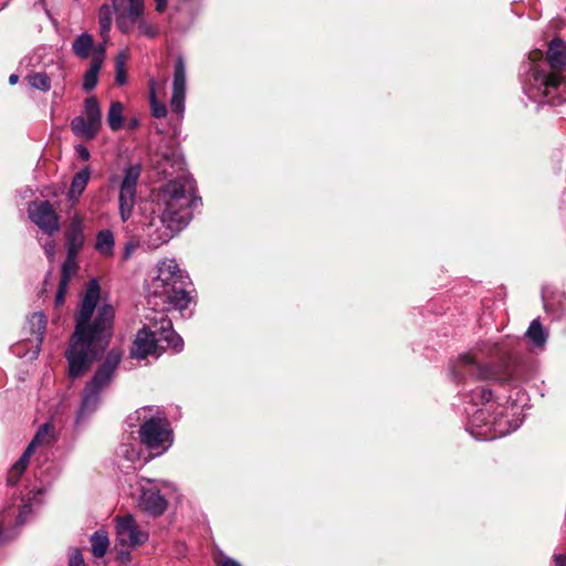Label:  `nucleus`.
I'll list each match as a JSON object with an SVG mask.
<instances>
[{
  "label": "nucleus",
  "instance_id": "nucleus-44",
  "mask_svg": "<svg viewBox=\"0 0 566 566\" xmlns=\"http://www.w3.org/2000/svg\"><path fill=\"white\" fill-rule=\"evenodd\" d=\"M555 566H566V555L556 554L554 555Z\"/></svg>",
  "mask_w": 566,
  "mask_h": 566
},
{
  "label": "nucleus",
  "instance_id": "nucleus-2",
  "mask_svg": "<svg viewBox=\"0 0 566 566\" xmlns=\"http://www.w3.org/2000/svg\"><path fill=\"white\" fill-rule=\"evenodd\" d=\"M99 300V284L93 279L76 313L75 331L71 337L65 357L69 364L67 375L75 379L101 358L113 335L115 312L112 305L103 304L97 308L93 322L91 318Z\"/></svg>",
  "mask_w": 566,
  "mask_h": 566
},
{
  "label": "nucleus",
  "instance_id": "nucleus-31",
  "mask_svg": "<svg viewBox=\"0 0 566 566\" xmlns=\"http://www.w3.org/2000/svg\"><path fill=\"white\" fill-rule=\"evenodd\" d=\"M27 80H28L30 86L35 90H39L42 92H48L51 88V80L46 73H43V72L33 73V74L29 75L27 77Z\"/></svg>",
  "mask_w": 566,
  "mask_h": 566
},
{
  "label": "nucleus",
  "instance_id": "nucleus-1",
  "mask_svg": "<svg viewBox=\"0 0 566 566\" xmlns=\"http://www.w3.org/2000/svg\"><path fill=\"white\" fill-rule=\"evenodd\" d=\"M188 276L184 275L175 260H164L158 264V274L148 285L147 302L154 315L147 316L148 324L136 335L130 355L144 359L163 349V343L178 353L184 347L182 338L172 329L171 319L165 314L171 308L182 311L188 307L190 297L185 290Z\"/></svg>",
  "mask_w": 566,
  "mask_h": 566
},
{
  "label": "nucleus",
  "instance_id": "nucleus-45",
  "mask_svg": "<svg viewBox=\"0 0 566 566\" xmlns=\"http://www.w3.org/2000/svg\"><path fill=\"white\" fill-rule=\"evenodd\" d=\"M554 317L557 319L566 317V301L560 302V313L555 314Z\"/></svg>",
  "mask_w": 566,
  "mask_h": 566
},
{
  "label": "nucleus",
  "instance_id": "nucleus-19",
  "mask_svg": "<svg viewBox=\"0 0 566 566\" xmlns=\"http://www.w3.org/2000/svg\"><path fill=\"white\" fill-rule=\"evenodd\" d=\"M90 177L91 170L88 167L83 168L74 175L67 193L69 200L72 202V205L78 202L80 197L88 184Z\"/></svg>",
  "mask_w": 566,
  "mask_h": 566
},
{
  "label": "nucleus",
  "instance_id": "nucleus-49",
  "mask_svg": "<svg viewBox=\"0 0 566 566\" xmlns=\"http://www.w3.org/2000/svg\"><path fill=\"white\" fill-rule=\"evenodd\" d=\"M163 174L167 177L170 176L172 172H168L166 167L163 168Z\"/></svg>",
  "mask_w": 566,
  "mask_h": 566
},
{
  "label": "nucleus",
  "instance_id": "nucleus-53",
  "mask_svg": "<svg viewBox=\"0 0 566 566\" xmlns=\"http://www.w3.org/2000/svg\"><path fill=\"white\" fill-rule=\"evenodd\" d=\"M164 160H165L166 164L169 163V158L168 157H165Z\"/></svg>",
  "mask_w": 566,
  "mask_h": 566
},
{
  "label": "nucleus",
  "instance_id": "nucleus-14",
  "mask_svg": "<svg viewBox=\"0 0 566 566\" xmlns=\"http://www.w3.org/2000/svg\"><path fill=\"white\" fill-rule=\"evenodd\" d=\"M28 212L32 222L49 235L59 230V218L50 202H32L29 206Z\"/></svg>",
  "mask_w": 566,
  "mask_h": 566
},
{
  "label": "nucleus",
  "instance_id": "nucleus-29",
  "mask_svg": "<svg viewBox=\"0 0 566 566\" xmlns=\"http://www.w3.org/2000/svg\"><path fill=\"white\" fill-rule=\"evenodd\" d=\"M76 256V254L66 253V259L61 266V283L69 285L70 280L77 273Z\"/></svg>",
  "mask_w": 566,
  "mask_h": 566
},
{
  "label": "nucleus",
  "instance_id": "nucleus-11",
  "mask_svg": "<svg viewBox=\"0 0 566 566\" xmlns=\"http://www.w3.org/2000/svg\"><path fill=\"white\" fill-rule=\"evenodd\" d=\"M140 166L134 165L125 169V176L119 189V216L126 222L133 214L136 198V187L140 177Z\"/></svg>",
  "mask_w": 566,
  "mask_h": 566
},
{
  "label": "nucleus",
  "instance_id": "nucleus-20",
  "mask_svg": "<svg viewBox=\"0 0 566 566\" xmlns=\"http://www.w3.org/2000/svg\"><path fill=\"white\" fill-rule=\"evenodd\" d=\"M98 126L91 124L83 116H76L71 120V129L78 138L91 140L94 139L98 132Z\"/></svg>",
  "mask_w": 566,
  "mask_h": 566
},
{
  "label": "nucleus",
  "instance_id": "nucleus-47",
  "mask_svg": "<svg viewBox=\"0 0 566 566\" xmlns=\"http://www.w3.org/2000/svg\"><path fill=\"white\" fill-rule=\"evenodd\" d=\"M118 558H119L120 562L126 563V562H128L130 559V555H129L128 552L119 551L118 552Z\"/></svg>",
  "mask_w": 566,
  "mask_h": 566
},
{
  "label": "nucleus",
  "instance_id": "nucleus-10",
  "mask_svg": "<svg viewBox=\"0 0 566 566\" xmlns=\"http://www.w3.org/2000/svg\"><path fill=\"white\" fill-rule=\"evenodd\" d=\"M143 481L144 483H142L139 488V509L153 516L161 515L167 507V501L160 494V488H168L170 486V483L166 481Z\"/></svg>",
  "mask_w": 566,
  "mask_h": 566
},
{
  "label": "nucleus",
  "instance_id": "nucleus-4",
  "mask_svg": "<svg viewBox=\"0 0 566 566\" xmlns=\"http://www.w3.org/2000/svg\"><path fill=\"white\" fill-rule=\"evenodd\" d=\"M546 60L549 70L534 66L524 82V92L534 102L559 104L566 98V42L552 40Z\"/></svg>",
  "mask_w": 566,
  "mask_h": 566
},
{
  "label": "nucleus",
  "instance_id": "nucleus-12",
  "mask_svg": "<svg viewBox=\"0 0 566 566\" xmlns=\"http://www.w3.org/2000/svg\"><path fill=\"white\" fill-rule=\"evenodd\" d=\"M186 85V64L184 57L178 56L175 63L172 76L170 107L172 112L178 114L180 119L184 118L185 114Z\"/></svg>",
  "mask_w": 566,
  "mask_h": 566
},
{
  "label": "nucleus",
  "instance_id": "nucleus-3",
  "mask_svg": "<svg viewBox=\"0 0 566 566\" xmlns=\"http://www.w3.org/2000/svg\"><path fill=\"white\" fill-rule=\"evenodd\" d=\"M198 202L195 181L190 176L181 174L168 181L157 195L153 216L143 228L148 248L158 249L184 229Z\"/></svg>",
  "mask_w": 566,
  "mask_h": 566
},
{
  "label": "nucleus",
  "instance_id": "nucleus-33",
  "mask_svg": "<svg viewBox=\"0 0 566 566\" xmlns=\"http://www.w3.org/2000/svg\"><path fill=\"white\" fill-rule=\"evenodd\" d=\"M51 433V426L49 423H44L39 428L35 436L33 437L32 441L28 446L25 450H31V453H33L34 449L45 442H49V437Z\"/></svg>",
  "mask_w": 566,
  "mask_h": 566
},
{
  "label": "nucleus",
  "instance_id": "nucleus-43",
  "mask_svg": "<svg viewBox=\"0 0 566 566\" xmlns=\"http://www.w3.org/2000/svg\"><path fill=\"white\" fill-rule=\"evenodd\" d=\"M76 150H77L78 156L83 160H88L90 159V151H88V149L86 147L77 146Z\"/></svg>",
  "mask_w": 566,
  "mask_h": 566
},
{
  "label": "nucleus",
  "instance_id": "nucleus-25",
  "mask_svg": "<svg viewBox=\"0 0 566 566\" xmlns=\"http://www.w3.org/2000/svg\"><path fill=\"white\" fill-rule=\"evenodd\" d=\"M113 11H115L114 6L111 7L108 4L101 6L98 10V24H99V33L104 39V44L108 40L109 31L113 22Z\"/></svg>",
  "mask_w": 566,
  "mask_h": 566
},
{
  "label": "nucleus",
  "instance_id": "nucleus-28",
  "mask_svg": "<svg viewBox=\"0 0 566 566\" xmlns=\"http://www.w3.org/2000/svg\"><path fill=\"white\" fill-rule=\"evenodd\" d=\"M123 111L124 106L120 102H112L108 113L107 123L112 130L116 132L123 126Z\"/></svg>",
  "mask_w": 566,
  "mask_h": 566
},
{
  "label": "nucleus",
  "instance_id": "nucleus-38",
  "mask_svg": "<svg viewBox=\"0 0 566 566\" xmlns=\"http://www.w3.org/2000/svg\"><path fill=\"white\" fill-rule=\"evenodd\" d=\"M43 249L46 258L52 263L55 256V243L53 241H49L43 244Z\"/></svg>",
  "mask_w": 566,
  "mask_h": 566
},
{
  "label": "nucleus",
  "instance_id": "nucleus-39",
  "mask_svg": "<svg viewBox=\"0 0 566 566\" xmlns=\"http://www.w3.org/2000/svg\"><path fill=\"white\" fill-rule=\"evenodd\" d=\"M137 245L138 244L134 241L127 242L124 248L123 259L128 260L136 250Z\"/></svg>",
  "mask_w": 566,
  "mask_h": 566
},
{
  "label": "nucleus",
  "instance_id": "nucleus-18",
  "mask_svg": "<svg viewBox=\"0 0 566 566\" xmlns=\"http://www.w3.org/2000/svg\"><path fill=\"white\" fill-rule=\"evenodd\" d=\"M106 48L104 43L97 44L94 50L91 65L85 72L83 77V88L85 91H92L98 81V73L105 60Z\"/></svg>",
  "mask_w": 566,
  "mask_h": 566
},
{
  "label": "nucleus",
  "instance_id": "nucleus-17",
  "mask_svg": "<svg viewBox=\"0 0 566 566\" xmlns=\"http://www.w3.org/2000/svg\"><path fill=\"white\" fill-rule=\"evenodd\" d=\"M66 240V253L67 254H78L84 244V233H83V219L81 216L75 214L72 217L70 227L65 233Z\"/></svg>",
  "mask_w": 566,
  "mask_h": 566
},
{
  "label": "nucleus",
  "instance_id": "nucleus-40",
  "mask_svg": "<svg viewBox=\"0 0 566 566\" xmlns=\"http://www.w3.org/2000/svg\"><path fill=\"white\" fill-rule=\"evenodd\" d=\"M115 81L118 85H124L126 83V71L125 67H115Z\"/></svg>",
  "mask_w": 566,
  "mask_h": 566
},
{
  "label": "nucleus",
  "instance_id": "nucleus-52",
  "mask_svg": "<svg viewBox=\"0 0 566 566\" xmlns=\"http://www.w3.org/2000/svg\"><path fill=\"white\" fill-rule=\"evenodd\" d=\"M551 306H552V304H549V303H545V308H546V311H551Z\"/></svg>",
  "mask_w": 566,
  "mask_h": 566
},
{
  "label": "nucleus",
  "instance_id": "nucleus-41",
  "mask_svg": "<svg viewBox=\"0 0 566 566\" xmlns=\"http://www.w3.org/2000/svg\"><path fill=\"white\" fill-rule=\"evenodd\" d=\"M127 60H128L127 52L120 51L115 59V67H125Z\"/></svg>",
  "mask_w": 566,
  "mask_h": 566
},
{
  "label": "nucleus",
  "instance_id": "nucleus-48",
  "mask_svg": "<svg viewBox=\"0 0 566 566\" xmlns=\"http://www.w3.org/2000/svg\"><path fill=\"white\" fill-rule=\"evenodd\" d=\"M18 81H19V76H18L17 74H11V75L9 76V83H10L11 85L17 84V83H18Z\"/></svg>",
  "mask_w": 566,
  "mask_h": 566
},
{
  "label": "nucleus",
  "instance_id": "nucleus-51",
  "mask_svg": "<svg viewBox=\"0 0 566 566\" xmlns=\"http://www.w3.org/2000/svg\"><path fill=\"white\" fill-rule=\"evenodd\" d=\"M175 164H177V165H178V167H179L178 169H181V166H182L181 160H175Z\"/></svg>",
  "mask_w": 566,
  "mask_h": 566
},
{
  "label": "nucleus",
  "instance_id": "nucleus-6",
  "mask_svg": "<svg viewBox=\"0 0 566 566\" xmlns=\"http://www.w3.org/2000/svg\"><path fill=\"white\" fill-rule=\"evenodd\" d=\"M120 360L122 353L119 350L108 352L104 363L84 387L77 420L93 413L98 408L102 395L111 386Z\"/></svg>",
  "mask_w": 566,
  "mask_h": 566
},
{
  "label": "nucleus",
  "instance_id": "nucleus-36",
  "mask_svg": "<svg viewBox=\"0 0 566 566\" xmlns=\"http://www.w3.org/2000/svg\"><path fill=\"white\" fill-rule=\"evenodd\" d=\"M32 514V503H31V500L29 499L25 503H23L19 510V514H18V517H17V523L18 524H23L28 518L29 516Z\"/></svg>",
  "mask_w": 566,
  "mask_h": 566
},
{
  "label": "nucleus",
  "instance_id": "nucleus-46",
  "mask_svg": "<svg viewBox=\"0 0 566 566\" xmlns=\"http://www.w3.org/2000/svg\"><path fill=\"white\" fill-rule=\"evenodd\" d=\"M156 2V10L158 12H163L167 7V0H155Z\"/></svg>",
  "mask_w": 566,
  "mask_h": 566
},
{
  "label": "nucleus",
  "instance_id": "nucleus-7",
  "mask_svg": "<svg viewBox=\"0 0 566 566\" xmlns=\"http://www.w3.org/2000/svg\"><path fill=\"white\" fill-rule=\"evenodd\" d=\"M500 410L491 421H485L489 409H479L469 421L467 430L476 440H494L499 437L506 436L516 430L522 420L515 419L511 421L510 407L499 406ZM513 410V407L511 408Z\"/></svg>",
  "mask_w": 566,
  "mask_h": 566
},
{
  "label": "nucleus",
  "instance_id": "nucleus-37",
  "mask_svg": "<svg viewBox=\"0 0 566 566\" xmlns=\"http://www.w3.org/2000/svg\"><path fill=\"white\" fill-rule=\"evenodd\" d=\"M67 287H69L67 284H63L61 282L59 283V289H57L55 300H54L56 306H60L64 303V297L67 292Z\"/></svg>",
  "mask_w": 566,
  "mask_h": 566
},
{
  "label": "nucleus",
  "instance_id": "nucleus-50",
  "mask_svg": "<svg viewBox=\"0 0 566 566\" xmlns=\"http://www.w3.org/2000/svg\"><path fill=\"white\" fill-rule=\"evenodd\" d=\"M42 494V491L41 490H38V492L33 495V499L34 501H36V497L38 495Z\"/></svg>",
  "mask_w": 566,
  "mask_h": 566
},
{
  "label": "nucleus",
  "instance_id": "nucleus-23",
  "mask_svg": "<svg viewBox=\"0 0 566 566\" xmlns=\"http://www.w3.org/2000/svg\"><path fill=\"white\" fill-rule=\"evenodd\" d=\"M90 542L91 553L95 558L104 557L111 545L108 534L105 530L94 532L90 537Z\"/></svg>",
  "mask_w": 566,
  "mask_h": 566
},
{
  "label": "nucleus",
  "instance_id": "nucleus-22",
  "mask_svg": "<svg viewBox=\"0 0 566 566\" xmlns=\"http://www.w3.org/2000/svg\"><path fill=\"white\" fill-rule=\"evenodd\" d=\"M115 238L111 230H101L96 234L95 250L104 258H111L114 254Z\"/></svg>",
  "mask_w": 566,
  "mask_h": 566
},
{
  "label": "nucleus",
  "instance_id": "nucleus-24",
  "mask_svg": "<svg viewBox=\"0 0 566 566\" xmlns=\"http://www.w3.org/2000/svg\"><path fill=\"white\" fill-rule=\"evenodd\" d=\"M547 336L548 335L543 328L539 319H533L525 333V337L528 342L537 348H543L545 346Z\"/></svg>",
  "mask_w": 566,
  "mask_h": 566
},
{
  "label": "nucleus",
  "instance_id": "nucleus-35",
  "mask_svg": "<svg viewBox=\"0 0 566 566\" xmlns=\"http://www.w3.org/2000/svg\"><path fill=\"white\" fill-rule=\"evenodd\" d=\"M67 566H86L83 553L78 547L69 548Z\"/></svg>",
  "mask_w": 566,
  "mask_h": 566
},
{
  "label": "nucleus",
  "instance_id": "nucleus-16",
  "mask_svg": "<svg viewBox=\"0 0 566 566\" xmlns=\"http://www.w3.org/2000/svg\"><path fill=\"white\" fill-rule=\"evenodd\" d=\"M24 328L30 333V335L34 336V339H28L32 345L33 352L30 356L31 359L38 357L40 353V347L43 340V335L46 328V318L42 312L33 313L27 321Z\"/></svg>",
  "mask_w": 566,
  "mask_h": 566
},
{
  "label": "nucleus",
  "instance_id": "nucleus-26",
  "mask_svg": "<svg viewBox=\"0 0 566 566\" xmlns=\"http://www.w3.org/2000/svg\"><path fill=\"white\" fill-rule=\"evenodd\" d=\"M31 455V450H25L20 459L11 467L7 479L9 485L13 486L18 483L20 476L23 474L29 464Z\"/></svg>",
  "mask_w": 566,
  "mask_h": 566
},
{
  "label": "nucleus",
  "instance_id": "nucleus-21",
  "mask_svg": "<svg viewBox=\"0 0 566 566\" xmlns=\"http://www.w3.org/2000/svg\"><path fill=\"white\" fill-rule=\"evenodd\" d=\"M96 46L93 36L87 32L81 33L72 43L73 53L82 60H86L91 52L93 56Z\"/></svg>",
  "mask_w": 566,
  "mask_h": 566
},
{
  "label": "nucleus",
  "instance_id": "nucleus-15",
  "mask_svg": "<svg viewBox=\"0 0 566 566\" xmlns=\"http://www.w3.org/2000/svg\"><path fill=\"white\" fill-rule=\"evenodd\" d=\"M516 342V338L509 336L500 340H484L478 344L476 353L483 357L502 359L510 354Z\"/></svg>",
  "mask_w": 566,
  "mask_h": 566
},
{
  "label": "nucleus",
  "instance_id": "nucleus-5",
  "mask_svg": "<svg viewBox=\"0 0 566 566\" xmlns=\"http://www.w3.org/2000/svg\"><path fill=\"white\" fill-rule=\"evenodd\" d=\"M135 415L137 420L142 421L138 431L140 442L154 457L165 453L174 441L167 419L154 407H143L136 410Z\"/></svg>",
  "mask_w": 566,
  "mask_h": 566
},
{
  "label": "nucleus",
  "instance_id": "nucleus-8",
  "mask_svg": "<svg viewBox=\"0 0 566 566\" xmlns=\"http://www.w3.org/2000/svg\"><path fill=\"white\" fill-rule=\"evenodd\" d=\"M116 12V25L123 33H129L137 24L140 34L155 38L158 28L143 18L144 0H112Z\"/></svg>",
  "mask_w": 566,
  "mask_h": 566
},
{
  "label": "nucleus",
  "instance_id": "nucleus-9",
  "mask_svg": "<svg viewBox=\"0 0 566 566\" xmlns=\"http://www.w3.org/2000/svg\"><path fill=\"white\" fill-rule=\"evenodd\" d=\"M450 373L455 382L467 384L472 380H494L495 371L489 366L481 365L475 355L471 353L461 354L458 359L451 364Z\"/></svg>",
  "mask_w": 566,
  "mask_h": 566
},
{
  "label": "nucleus",
  "instance_id": "nucleus-27",
  "mask_svg": "<svg viewBox=\"0 0 566 566\" xmlns=\"http://www.w3.org/2000/svg\"><path fill=\"white\" fill-rule=\"evenodd\" d=\"M84 115L86 120L91 124L101 127L102 125V111L96 97L92 96L85 99L84 103Z\"/></svg>",
  "mask_w": 566,
  "mask_h": 566
},
{
  "label": "nucleus",
  "instance_id": "nucleus-34",
  "mask_svg": "<svg viewBox=\"0 0 566 566\" xmlns=\"http://www.w3.org/2000/svg\"><path fill=\"white\" fill-rule=\"evenodd\" d=\"M51 433V426L49 423H44L39 428L35 436L33 437L32 441L28 446L25 450H31V453H33L34 449L45 442H49V437Z\"/></svg>",
  "mask_w": 566,
  "mask_h": 566
},
{
  "label": "nucleus",
  "instance_id": "nucleus-32",
  "mask_svg": "<svg viewBox=\"0 0 566 566\" xmlns=\"http://www.w3.org/2000/svg\"><path fill=\"white\" fill-rule=\"evenodd\" d=\"M469 396L473 405H480L491 400L492 391L486 386L482 385L472 389Z\"/></svg>",
  "mask_w": 566,
  "mask_h": 566
},
{
  "label": "nucleus",
  "instance_id": "nucleus-42",
  "mask_svg": "<svg viewBox=\"0 0 566 566\" xmlns=\"http://www.w3.org/2000/svg\"><path fill=\"white\" fill-rule=\"evenodd\" d=\"M217 563L219 566H241L237 560L227 556H222Z\"/></svg>",
  "mask_w": 566,
  "mask_h": 566
},
{
  "label": "nucleus",
  "instance_id": "nucleus-30",
  "mask_svg": "<svg viewBox=\"0 0 566 566\" xmlns=\"http://www.w3.org/2000/svg\"><path fill=\"white\" fill-rule=\"evenodd\" d=\"M149 90L151 115L157 118L165 117L167 115V107L163 102L158 99L156 92V82L153 78L149 81Z\"/></svg>",
  "mask_w": 566,
  "mask_h": 566
},
{
  "label": "nucleus",
  "instance_id": "nucleus-13",
  "mask_svg": "<svg viewBox=\"0 0 566 566\" xmlns=\"http://www.w3.org/2000/svg\"><path fill=\"white\" fill-rule=\"evenodd\" d=\"M147 534L139 530L132 515L117 518L116 541L120 546L136 547L147 541Z\"/></svg>",
  "mask_w": 566,
  "mask_h": 566
}]
</instances>
